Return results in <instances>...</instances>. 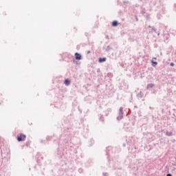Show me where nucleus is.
<instances>
[{"label":"nucleus","instance_id":"1","mask_svg":"<svg viewBox=\"0 0 176 176\" xmlns=\"http://www.w3.org/2000/svg\"><path fill=\"white\" fill-rule=\"evenodd\" d=\"M59 144L62 146H65V148H67V146H69V138H68V136H65L63 139L59 140Z\"/></svg>","mask_w":176,"mask_h":176},{"label":"nucleus","instance_id":"2","mask_svg":"<svg viewBox=\"0 0 176 176\" xmlns=\"http://www.w3.org/2000/svg\"><path fill=\"white\" fill-rule=\"evenodd\" d=\"M147 32H148V34H153V32H155V34H156L157 35V36H159V35H160V32H159L157 30V29H156V28H155V26L148 25Z\"/></svg>","mask_w":176,"mask_h":176},{"label":"nucleus","instance_id":"3","mask_svg":"<svg viewBox=\"0 0 176 176\" xmlns=\"http://www.w3.org/2000/svg\"><path fill=\"white\" fill-rule=\"evenodd\" d=\"M123 109H124L122 107H120V109H119L118 114L116 118L118 122H120V120H122V119H123V116L124 115V111H123Z\"/></svg>","mask_w":176,"mask_h":176},{"label":"nucleus","instance_id":"4","mask_svg":"<svg viewBox=\"0 0 176 176\" xmlns=\"http://www.w3.org/2000/svg\"><path fill=\"white\" fill-rule=\"evenodd\" d=\"M66 56L68 57L69 60H72L73 64H76V65H80V63L79 62V60H76V59H75V58H74L72 55L65 54L64 57H65Z\"/></svg>","mask_w":176,"mask_h":176},{"label":"nucleus","instance_id":"5","mask_svg":"<svg viewBox=\"0 0 176 176\" xmlns=\"http://www.w3.org/2000/svg\"><path fill=\"white\" fill-rule=\"evenodd\" d=\"M25 138H27V135L24 133H19L16 136V140L18 142H23V141H25Z\"/></svg>","mask_w":176,"mask_h":176},{"label":"nucleus","instance_id":"6","mask_svg":"<svg viewBox=\"0 0 176 176\" xmlns=\"http://www.w3.org/2000/svg\"><path fill=\"white\" fill-rule=\"evenodd\" d=\"M63 155H64V153L63 152V148H58L55 153L56 157L60 160L63 157Z\"/></svg>","mask_w":176,"mask_h":176},{"label":"nucleus","instance_id":"7","mask_svg":"<svg viewBox=\"0 0 176 176\" xmlns=\"http://www.w3.org/2000/svg\"><path fill=\"white\" fill-rule=\"evenodd\" d=\"M94 164V160L91 157L87 160V161L85 162V167H91Z\"/></svg>","mask_w":176,"mask_h":176},{"label":"nucleus","instance_id":"8","mask_svg":"<svg viewBox=\"0 0 176 176\" xmlns=\"http://www.w3.org/2000/svg\"><path fill=\"white\" fill-rule=\"evenodd\" d=\"M106 89L110 90V94H113L115 93V89L113 88V85L109 82V84H106Z\"/></svg>","mask_w":176,"mask_h":176},{"label":"nucleus","instance_id":"9","mask_svg":"<svg viewBox=\"0 0 176 176\" xmlns=\"http://www.w3.org/2000/svg\"><path fill=\"white\" fill-rule=\"evenodd\" d=\"M139 2H142V3H149L150 2L153 5L155 6L157 1L156 0H139Z\"/></svg>","mask_w":176,"mask_h":176},{"label":"nucleus","instance_id":"10","mask_svg":"<svg viewBox=\"0 0 176 176\" xmlns=\"http://www.w3.org/2000/svg\"><path fill=\"white\" fill-rule=\"evenodd\" d=\"M74 59L77 61H80V60L83 59V56H82V54L79 52H76L74 54Z\"/></svg>","mask_w":176,"mask_h":176},{"label":"nucleus","instance_id":"11","mask_svg":"<svg viewBox=\"0 0 176 176\" xmlns=\"http://www.w3.org/2000/svg\"><path fill=\"white\" fill-rule=\"evenodd\" d=\"M107 61V57H99L98 58V62L99 64H102V63H105Z\"/></svg>","mask_w":176,"mask_h":176},{"label":"nucleus","instance_id":"12","mask_svg":"<svg viewBox=\"0 0 176 176\" xmlns=\"http://www.w3.org/2000/svg\"><path fill=\"white\" fill-rule=\"evenodd\" d=\"M111 149H112V147L111 146L106 148V155H107V156H111Z\"/></svg>","mask_w":176,"mask_h":176},{"label":"nucleus","instance_id":"13","mask_svg":"<svg viewBox=\"0 0 176 176\" xmlns=\"http://www.w3.org/2000/svg\"><path fill=\"white\" fill-rule=\"evenodd\" d=\"M119 25V21L117 20L113 21L111 23V27H118Z\"/></svg>","mask_w":176,"mask_h":176},{"label":"nucleus","instance_id":"14","mask_svg":"<svg viewBox=\"0 0 176 176\" xmlns=\"http://www.w3.org/2000/svg\"><path fill=\"white\" fill-rule=\"evenodd\" d=\"M64 83L65 86H69V85H71V80L69 78H66L64 80Z\"/></svg>","mask_w":176,"mask_h":176},{"label":"nucleus","instance_id":"15","mask_svg":"<svg viewBox=\"0 0 176 176\" xmlns=\"http://www.w3.org/2000/svg\"><path fill=\"white\" fill-rule=\"evenodd\" d=\"M165 135H166L167 137H173V133L172 131H166L165 132Z\"/></svg>","mask_w":176,"mask_h":176},{"label":"nucleus","instance_id":"16","mask_svg":"<svg viewBox=\"0 0 176 176\" xmlns=\"http://www.w3.org/2000/svg\"><path fill=\"white\" fill-rule=\"evenodd\" d=\"M151 65L152 67H153L154 68H156L157 65V62L153 60V59H152L151 60Z\"/></svg>","mask_w":176,"mask_h":176},{"label":"nucleus","instance_id":"17","mask_svg":"<svg viewBox=\"0 0 176 176\" xmlns=\"http://www.w3.org/2000/svg\"><path fill=\"white\" fill-rule=\"evenodd\" d=\"M153 87H155V84H153V83H148L146 85L147 90L149 89H152Z\"/></svg>","mask_w":176,"mask_h":176},{"label":"nucleus","instance_id":"18","mask_svg":"<svg viewBox=\"0 0 176 176\" xmlns=\"http://www.w3.org/2000/svg\"><path fill=\"white\" fill-rule=\"evenodd\" d=\"M137 97L138 98H142V97H144V93L140 91V93L137 94Z\"/></svg>","mask_w":176,"mask_h":176},{"label":"nucleus","instance_id":"19","mask_svg":"<svg viewBox=\"0 0 176 176\" xmlns=\"http://www.w3.org/2000/svg\"><path fill=\"white\" fill-rule=\"evenodd\" d=\"M93 144H94V139L91 138L90 141L89 142V146H93Z\"/></svg>","mask_w":176,"mask_h":176},{"label":"nucleus","instance_id":"20","mask_svg":"<svg viewBox=\"0 0 176 176\" xmlns=\"http://www.w3.org/2000/svg\"><path fill=\"white\" fill-rule=\"evenodd\" d=\"M52 139H53L52 136H47L46 138L47 144H49V142L52 141Z\"/></svg>","mask_w":176,"mask_h":176},{"label":"nucleus","instance_id":"21","mask_svg":"<svg viewBox=\"0 0 176 176\" xmlns=\"http://www.w3.org/2000/svg\"><path fill=\"white\" fill-rule=\"evenodd\" d=\"M140 13L141 14H143V16H145V14H146V10H145V8H142Z\"/></svg>","mask_w":176,"mask_h":176},{"label":"nucleus","instance_id":"22","mask_svg":"<svg viewBox=\"0 0 176 176\" xmlns=\"http://www.w3.org/2000/svg\"><path fill=\"white\" fill-rule=\"evenodd\" d=\"M111 50H112V47H111V46L108 45V46L106 47L105 51L108 53V52H111Z\"/></svg>","mask_w":176,"mask_h":176},{"label":"nucleus","instance_id":"23","mask_svg":"<svg viewBox=\"0 0 176 176\" xmlns=\"http://www.w3.org/2000/svg\"><path fill=\"white\" fill-rule=\"evenodd\" d=\"M124 130H126V131H130V129H129V126H127L126 123L124 124Z\"/></svg>","mask_w":176,"mask_h":176},{"label":"nucleus","instance_id":"24","mask_svg":"<svg viewBox=\"0 0 176 176\" xmlns=\"http://www.w3.org/2000/svg\"><path fill=\"white\" fill-rule=\"evenodd\" d=\"M40 142H41V144H43V145H46V144H47V142L46 140H41Z\"/></svg>","mask_w":176,"mask_h":176},{"label":"nucleus","instance_id":"25","mask_svg":"<svg viewBox=\"0 0 176 176\" xmlns=\"http://www.w3.org/2000/svg\"><path fill=\"white\" fill-rule=\"evenodd\" d=\"M152 94H157V89H153L151 91Z\"/></svg>","mask_w":176,"mask_h":176},{"label":"nucleus","instance_id":"26","mask_svg":"<svg viewBox=\"0 0 176 176\" xmlns=\"http://www.w3.org/2000/svg\"><path fill=\"white\" fill-rule=\"evenodd\" d=\"M31 145V141H28L25 142V146H30Z\"/></svg>","mask_w":176,"mask_h":176},{"label":"nucleus","instance_id":"27","mask_svg":"<svg viewBox=\"0 0 176 176\" xmlns=\"http://www.w3.org/2000/svg\"><path fill=\"white\" fill-rule=\"evenodd\" d=\"M78 173L82 174V173H83V169L82 168H78Z\"/></svg>","mask_w":176,"mask_h":176},{"label":"nucleus","instance_id":"28","mask_svg":"<svg viewBox=\"0 0 176 176\" xmlns=\"http://www.w3.org/2000/svg\"><path fill=\"white\" fill-rule=\"evenodd\" d=\"M5 172L0 170V176H5Z\"/></svg>","mask_w":176,"mask_h":176},{"label":"nucleus","instance_id":"29","mask_svg":"<svg viewBox=\"0 0 176 176\" xmlns=\"http://www.w3.org/2000/svg\"><path fill=\"white\" fill-rule=\"evenodd\" d=\"M149 14L146 13V15L144 14V17L147 19V20H149Z\"/></svg>","mask_w":176,"mask_h":176},{"label":"nucleus","instance_id":"30","mask_svg":"<svg viewBox=\"0 0 176 176\" xmlns=\"http://www.w3.org/2000/svg\"><path fill=\"white\" fill-rule=\"evenodd\" d=\"M162 13L164 14V13H166V8H162Z\"/></svg>","mask_w":176,"mask_h":176},{"label":"nucleus","instance_id":"31","mask_svg":"<svg viewBox=\"0 0 176 176\" xmlns=\"http://www.w3.org/2000/svg\"><path fill=\"white\" fill-rule=\"evenodd\" d=\"M100 120L101 122H104V118L102 117V116H100Z\"/></svg>","mask_w":176,"mask_h":176},{"label":"nucleus","instance_id":"32","mask_svg":"<svg viewBox=\"0 0 176 176\" xmlns=\"http://www.w3.org/2000/svg\"><path fill=\"white\" fill-rule=\"evenodd\" d=\"M174 65H175V64H174V63L172 62L170 63V67H174Z\"/></svg>","mask_w":176,"mask_h":176},{"label":"nucleus","instance_id":"33","mask_svg":"<svg viewBox=\"0 0 176 176\" xmlns=\"http://www.w3.org/2000/svg\"><path fill=\"white\" fill-rule=\"evenodd\" d=\"M109 175L108 174V173H103V176H109Z\"/></svg>","mask_w":176,"mask_h":176},{"label":"nucleus","instance_id":"34","mask_svg":"<svg viewBox=\"0 0 176 176\" xmlns=\"http://www.w3.org/2000/svg\"><path fill=\"white\" fill-rule=\"evenodd\" d=\"M135 21H138V16L137 15H135Z\"/></svg>","mask_w":176,"mask_h":176},{"label":"nucleus","instance_id":"35","mask_svg":"<svg viewBox=\"0 0 176 176\" xmlns=\"http://www.w3.org/2000/svg\"><path fill=\"white\" fill-rule=\"evenodd\" d=\"M166 176H173V175L171 173H167Z\"/></svg>","mask_w":176,"mask_h":176},{"label":"nucleus","instance_id":"36","mask_svg":"<svg viewBox=\"0 0 176 176\" xmlns=\"http://www.w3.org/2000/svg\"><path fill=\"white\" fill-rule=\"evenodd\" d=\"M168 36L166 35H165L164 36V38H166V41H168V37H167Z\"/></svg>","mask_w":176,"mask_h":176},{"label":"nucleus","instance_id":"37","mask_svg":"<svg viewBox=\"0 0 176 176\" xmlns=\"http://www.w3.org/2000/svg\"><path fill=\"white\" fill-rule=\"evenodd\" d=\"M90 53H91V51H87V54H90Z\"/></svg>","mask_w":176,"mask_h":176},{"label":"nucleus","instance_id":"38","mask_svg":"<svg viewBox=\"0 0 176 176\" xmlns=\"http://www.w3.org/2000/svg\"><path fill=\"white\" fill-rule=\"evenodd\" d=\"M152 60H157V58L153 57V58H152Z\"/></svg>","mask_w":176,"mask_h":176},{"label":"nucleus","instance_id":"39","mask_svg":"<svg viewBox=\"0 0 176 176\" xmlns=\"http://www.w3.org/2000/svg\"><path fill=\"white\" fill-rule=\"evenodd\" d=\"M2 166V161L0 160V167Z\"/></svg>","mask_w":176,"mask_h":176},{"label":"nucleus","instance_id":"40","mask_svg":"<svg viewBox=\"0 0 176 176\" xmlns=\"http://www.w3.org/2000/svg\"><path fill=\"white\" fill-rule=\"evenodd\" d=\"M122 146H124V147L126 146V143H123Z\"/></svg>","mask_w":176,"mask_h":176},{"label":"nucleus","instance_id":"41","mask_svg":"<svg viewBox=\"0 0 176 176\" xmlns=\"http://www.w3.org/2000/svg\"><path fill=\"white\" fill-rule=\"evenodd\" d=\"M65 61H67V63H69V60L64 59Z\"/></svg>","mask_w":176,"mask_h":176},{"label":"nucleus","instance_id":"42","mask_svg":"<svg viewBox=\"0 0 176 176\" xmlns=\"http://www.w3.org/2000/svg\"><path fill=\"white\" fill-rule=\"evenodd\" d=\"M106 39H109V36H106Z\"/></svg>","mask_w":176,"mask_h":176},{"label":"nucleus","instance_id":"43","mask_svg":"<svg viewBox=\"0 0 176 176\" xmlns=\"http://www.w3.org/2000/svg\"><path fill=\"white\" fill-rule=\"evenodd\" d=\"M149 109H153V107H149Z\"/></svg>","mask_w":176,"mask_h":176},{"label":"nucleus","instance_id":"44","mask_svg":"<svg viewBox=\"0 0 176 176\" xmlns=\"http://www.w3.org/2000/svg\"><path fill=\"white\" fill-rule=\"evenodd\" d=\"M80 122H81V123H83V119L82 118L80 120Z\"/></svg>","mask_w":176,"mask_h":176},{"label":"nucleus","instance_id":"45","mask_svg":"<svg viewBox=\"0 0 176 176\" xmlns=\"http://www.w3.org/2000/svg\"><path fill=\"white\" fill-rule=\"evenodd\" d=\"M124 3H129V1H124Z\"/></svg>","mask_w":176,"mask_h":176},{"label":"nucleus","instance_id":"46","mask_svg":"<svg viewBox=\"0 0 176 176\" xmlns=\"http://www.w3.org/2000/svg\"><path fill=\"white\" fill-rule=\"evenodd\" d=\"M97 72H100V69H97Z\"/></svg>","mask_w":176,"mask_h":176},{"label":"nucleus","instance_id":"47","mask_svg":"<svg viewBox=\"0 0 176 176\" xmlns=\"http://www.w3.org/2000/svg\"><path fill=\"white\" fill-rule=\"evenodd\" d=\"M173 116H174L175 118H176L175 113H173Z\"/></svg>","mask_w":176,"mask_h":176},{"label":"nucleus","instance_id":"48","mask_svg":"<svg viewBox=\"0 0 176 176\" xmlns=\"http://www.w3.org/2000/svg\"><path fill=\"white\" fill-rule=\"evenodd\" d=\"M134 108H138V107H137V106H135V107H134Z\"/></svg>","mask_w":176,"mask_h":176},{"label":"nucleus","instance_id":"49","mask_svg":"<svg viewBox=\"0 0 176 176\" xmlns=\"http://www.w3.org/2000/svg\"><path fill=\"white\" fill-rule=\"evenodd\" d=\"M173 142H175V139L173 140Z\"/></svg>","mask_w":176,"mask_h":176},{"label":"nucleus","instance_id":"50","mask_svg":"<svg viewBox=\"0 0 176 176\" xmlns=\"http://www.w3.org/2000/svg\"><path fill=\"white\" fill-rule=\"evenodd\" d=\"M108 75H111V73H109Z\"/></svg>","mask_w":176,"mask_h":176},{"label":"nucleus","instance_id":"51","mask_svg":"<svg viewBox=\"0 0 176 176\" xmlns=\"http://www.w3.org/2000/svg\"><path fill=\"white\" fill-rule=\"evenodd\" d=\"M175 122H176V118H175Z\"/></svg>","mask_w":176,"mask_h":176},{"label":"nucleus","instance_id":"52","mask_svg":"<svg viewBox=\"0 0 176 176\" xmlns=\"http://www.w3.org/2000/svg\"><path fill=\"white\" fill-rule=\"evenodd\" d=\"M67 130H69V128H67Z\"/></svg>","mask_w":176,"mask_h":176},{"label":"nucleus","instance_id":"53","mask_svg":"<svg viewBox=\"0 0 176 176\" xmlns=\"http://www.w3.org/2000/svg\"><path fill=\"white\" fill-rule=\"evenodd\" d=\"M41 159H43V157H41Z\"/></svg>","mask_w":176,"mask_h":176},{"label":"nucleus","instance_id":"54","mask_svg":"<svg viewBox=\"0 0 176 176\" xmlns=\"http://www.w3.org/2000/svg\"><path fill=\"white\" fill-rule=\"evenodd\" d=\"M1 155H3V153H1Z\"/></svg>","mask_w":176,"mask_h":176}]
</instances>
